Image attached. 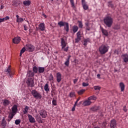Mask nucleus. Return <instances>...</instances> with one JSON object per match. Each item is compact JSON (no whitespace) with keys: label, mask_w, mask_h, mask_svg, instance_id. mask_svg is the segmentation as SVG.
<instances>
[{"label":"nucleus","mask_w":128,"mask_h":128,"mask_svg":"<svg viewBox=\"0 0 128 128\" xmlns=\"http://www.w3.org/2000/svg\"><path fill=\"white\" fill-rule=\"evenodd\" d=\"M78 27L76 26H74L72 27V30L74 33L76 32H78Z\"/></svg>","instance_id":"473e14b6"},{"label":"nucleus","mask_w":128,"mask_h":128,"mask_svg":"<svg viewBox=\"0 0 128 128\" xmlns=\"http://www.w3.org/2000/svg\"><path fill=\"white\" fill-rule=\"evenodd\" d=\"M123 110H124L125 112H128V109H126V106H124L123 107Z\"/></svg>","instance_id":"bf43d9fd"},{"label":"nucleus","mask_w":128,"mask_h":128,"mask_svg":"<svg viewBox=\"0 0 128 128\" xmlns=\"http://www.w3.org/2000/svg\"><path fill=\"white\" fill-rule=\"evenodd\" d=\"M85 25H86L87 30H90V23L88 22H87L85 23Z\"/></svg>","instance_id":"79ce46f5"},{"label":"nucleus","mask_w":128,"mask_h":128,"mask_svg":"<svg viewBox=\"0 0 128 128\" xmlns=\"http://www.w3.org/2000/svg\"><path fill=\"white\" fill-rule=\"evenodd\" d=\"M38 72L39 74H42L44 72V67H38Z\"/></svg>","instance_id":"bb28decb"},{"label":"nucleus","mask_w":128,"mask_h":128,"mask_svg":"<svg viewBox=\"0 0 128 128\" xmlns=\"http://www.w3.org/2000/svg\"><path fill=\"white\" fill-rule=\"evenodd\" d=\"M28 118L31 124H34V122H36V119H34V118L32 117V115L28 114Z\"/></svg>","instance_id":"1a4fd4ad"},{"label":"nucleus","mask_w":128,"mask_h":128,"mask_svg":"<svg viewBox=\"0 0 128 128\" xmlns=\"http://www.w3.org/2000/svg\"><path fill=\"white\" fill-rule=\"evenodd\" d=\"M14 113H12V112H10L9 114V115L8 116V118H10L11 120H12V118H14Z\"/></svg>","instance_id":"c9c22d12"},{"label":"nucleus","mask_w":128,"mask_h":128,"mask_svg":"<svg viewBox=\"0 0 128 128\" xmlns=\"http://www.w3.org/2000/svg\"><path fill=\"white\" fill-rule=\"evenodd\" d=\"M76 104H74L73 108H72V112H74V110H76Z\"/></svg>","instance_id":"13d9d810"},{"label":"nucleus","mask_w":128,"mask_h":128,"mask_svg":"<svg viewBox=\"0 0 128 128\" xmlns=\"http://www.w3.org/2000/svg\"><path fill=\"white\" fill-rule=\"evenodd\" d=\"M108 6L109 8H114V4H112V2H108Z\"/></svg>","instance_id":"49530a36"},{"label":"nucleus","mask_w":128,"mask_h":128,"mask_svg":"<svg viewBox=\"0 0 128 128\" xmlns=\"http://www.w3.org/2000/svg\"><path fill=\"white\" fill-rule=\"evenodd\" d=\"M65 26H66L64 27V30H65L67 32H68V30H69L68 23V22L66 23Z\"/></svg>","instance_id":"72a5a7b5"},{"label":"nucleus","mask_w":128,"mask_h":128,"mask_svg":"<svg viewBox=\"0 0 128 128\" xmlns=\"http://www.w3.org/2000/svg\"><path fill=\"white\" fill-rule=\"evenodd\" d=\"M24 52H26V48L24 47L20 50V56H22V54H24Z\"/></svg>","instance_id":"c03bdc74"},{"label":"nucleus","mask_w":128,"mask_h":128,"mask_svg":"<svg viewBox=\"0 0 128 128\" xmlns=\"http://www.w3.org/2000/svg\"><path fill=\"white\" fill-rule=\"evenodd\" d=\"M122 56L123 58L124 62H128V54H124L122 55Z\"/></svg>","instance_id":"aec40b11"},{"label":"nucleus","mask_w":128,"mask_h":128,"mask_svg":"<svg viewBox=\"0 0 128 128\" xmlns=\"http://www.w3.org/2000/svg\"><path fill=\"white\" fill-rule=\"evenodd\" d=\"M56 80L58 82H60L62 80V74L60 72H58L56 74Z\"/></svg>","instance_id":"a211bd4d"},{"label":"nucleus","mask_w":128,"mask_h":128,"mask_svg":"<svg viewBox=\"0 0 128 128\" xmlns=\"http://www.w3.org/2000/svg\"><path fill=\"white\" fill-rule=\"evenodd\" d=\"M70 56H69L68 57V59L66 60V62L64 63L65 66H68L70 65Z\"/></svg>","instance_id":"a878e982"},{"label":"nucleus","mask_w":128,"mask_h":128,"mask_svg":"<svg viewBox=\"0 0 128 128\" xmlns=\"http://www.w3.org/2000/svg\"><path fill=\"white\" fill-rule=\"evenodd\" d=\"M23 4L24 6H30V0H28L24 1Z\"/></svg>","instance_id":"c85d7f7f"},{"label":"nucleus","mask_w":128,"mask_h":128,"mask_svg":"<svg viewBox=\"0 0 128 128\" xmlns=\"http://www.w3.org/2000/svg\"><path fill=\"white\" fill-rule=\"evenodd\" d=\"M80 100V97H78V98L77 99L76 101L75 102V105L78 104V101Z\"/></svg>","instance_id":"052dcab7"},{"label":"nucleus","mask_w":128,"mask_h":128,"mask_svg":"<svg viewBox=\"0 0 128 128\" xmlns=\"http://www.w3.org/2000/svg\"><path fill=\"white\" fill-rule=\"evenodd\" d=\"M100 106H94L90 108V110L91 112H98V110H100Z\"/></svg>","instance_id":"6e6552de"},{"label":"nucleus","mask_w":128,"mask_h":128,"mask_svg":"<svg viewBox=\"0 0 128 128\" xmlns=\"http://www.w3.org/2000/svg\"><path fill=\"white\" fill-rule=\"evenodd\" d=\"M38 28L42 32H44L46 30V26H44V23H41L38 25Z\"/></svg>","instance_id":"4468645a"},{"label":"nucleus","mask_w":128,"mask_h":128,"mask_svg":"<svg viewBox=\"0 0 128 128\" xmlns=\"http://www.w3.org/2000/svg\"><path fill=\"white\" fill-rule=\"evenodd\" d=\"M16 18L17 22H24V18H20V16H18V15H16Z\"/></svg>","instance_id":"cd10ccee"},{"label":"nucleus","mask_w":128,"mask_h":128,"mask_svg":"<svg viewBox=\"0 0 128 128\" xmlns=\"http://www.w3.org/2000/svg\"><path fill=\"white\" fill-rule=\"evenodd\" d=\"M1 126L2 128H6V121L4 117L2 120Z\"/></svg>","instance_id":"2eb2a0df"},{"label":"nucleus","mask_w":128,"mask_h":128,"mask_svg":"<svg viewBox=\"0 0 128 128\" xmlns=\"http://www.w3.org/2000/svg\"><path fill=\"white\" fill-rule=\"evenodd\" d=\"M86 92V90L82 89L79 91H78V94L79 96H82Z\"/></svg>","instance_id":"e433bc0d"},{"label":"nucleus","mask_w":128,"mask_h":128,"mask_svg":"<svg viewBox=\"0 0 128 128\" xmlns=\"http://www.w3.org/2000/svg\"><path fill=\"white\" fill-rule=\"evenodd\" d=\"M100 88H101L100 86H94V90H100Z\"/></svg>","instance_id":"de8ad7c7"},{"label":"nucleus","mask_w":128,"mask_h":128,"mask_svg":"<svg viewBox=\"0 0 128 128\" xmlns=\"http://www.w3.org/2000/svg\"><path fill=\"white\" fill-rule=\"evenodd\" d=\"M66 44H68V43L66 42L64 39V38H61V45L62 46V48H66Z\"/></svg>","instance_id":"f3484780"},{"label":"nucleus","mask_w":128,"mask_h":128,"mask_svg":"<svg viewBox=\"0 0 128 128\" xmlns=\"http://www.w3.org/2000/svg\"><path fill=\"white\" fill-rule=\"evenodd\" d=\"M66 22L60 21L58 22V25L60 26V28H62V26H66Z\"/></svg>","instance_id":"c756f323"},{"label":"nucleus","mask_w":128,"mask_h":128,"mask_svg":"<svg viewBox=\"0 0 128 128\" xmlns=\"http://www.w3.org/2000/svg\"><path fill=\"white\" fill-rule=\"evenodd\" d=\"M54 80V76H52V74H50L49 76V80Z\"/></svg>","instance_id":"864d4df0"},{"label":"nucleus","mask_w":128,"mask_h":128,"mask_svg":"<svg viewBox=\"0 0 128 128\" xmlns=\"http://www.w3.org/2000/svg\"><path fill=\"white\" fill-rule=\"evenodd\" d=\"M32 70H33V72L34 74H37L38 70V67L35 66L33 67Z\"/></svg>","instance_id":"ea45409f"},{"label":"nucleus","mask_w":128,"mask_h":128,"mask_svg":"<svg viewBox=\"0 0 128 128\" xmlns=\"http://www.w3.org/2000/svg\"><path fill=\"white\" fill-rule=\"evenodd\" d=\"M88 42H90V39L88 38L87 39L84 40V46H86V45L88 44Z\"/></svg>","instance_id":"393cba45"},{"label":"nucleus","mask_w":128,"mask_h":128,"mask_svg":"<svg viewBox=\"0 0 128 128\" xmlns=\"http://www.w3.org/2000/svg\"><path fill=\"white\" fill-rule=\"evenodd\" d=\"M78 26L79 28H82V23L81 22H79Z\"/></svg>","instance_id":"4d7b16f0"},{"label":"nucleus","mask_w":128,"mask_h":128,"mask_svg":"<svg viewBox=\"0 0 128 128\" xmlns=\"http://www.w3.org/2000/svg\"><path fill=\"white\" fill-rule=\"evenodd\" d=\"M26 82L28 86H30V88H33V86H34V79L32 78H28Z\"/></svg>","instance_id":"20e7f679"},{"label":"nucleus","mask_w":128,"mask_h":128,"mask_svg":"<svg viewBox=\"0 0 128 128\" xmlns=\"http://www.w3.org/2000/svg\"><path fill=\"white\" fill-rule=\"evenodd\" d=\"M18 0H14L12 1V5L13 6H16V4H18Z\"/></svg>","instance_id":"3c124183"},{"label":"nucleus","mask_w":128,"mask_h":128,"mask_svg":"<svg viewBox=\"0 0 128 128\" xmlns=\"http://www.w3.org/2000/svg\"><path fill=\"white\" fill-rule=\"evenodd\" d=\"M44 90L47 92H50V88H48V84H46L44 85Z\"/></svg>","instance_id":"2f4dec72"},{"label":"nucleus","mask_w":128,"mask_h":128,"mask_svg":"<svg viewBox=\"0 0 128 128\" xmlns=\"http://www.w3.org/2000/svg\"><path fill=\"white\" fill-rule=\"evenodd\" d=\"M54 90H52V91L51 96H54Z\"/></svg>","instance_id":"0e129e2a"},{"label":"nucleus","mask_w":128,"mask_h":128,"mask_svg":"<svg viewBox=\"0 0 128 128\" xmlns=\"http://www.w3.org/2000/svg\"><path fill=\"white\" fill-rule=\"evenodd\" d=\"M11 120H12V119H10V118H8V122H10Z\"/></svg>","instance_id":"69168bd1"},{"label":"nucleus","mask_w":128,"mask_h":128,"mask_svg":"<svg viewBox=\"0 0 128 128\" xmlns=\"http://www.w3.org/2000/svg\"><path fill=\"white\" fill-rule=\"evenodd\" d=\"M69 96L70 98H74V96H76V92H70V93Z\"/></svg>","instance_id":"37998d69"},{"label":"nucleus","mask_w":128,"mask_h":128,"mask_svg":"<svg viewBox=\"0 0 128 128\" xmlns=\"http://www.w3.org/2000/svg\"><path fill=\"white\" fill-rule=\"evenodd\" d=\"M109 48L110 47L108 45L102 44L99 48V52L100 54H106L108 52Z\"/></svg>","instance_id":"f03ea898"},{"label":"nucleus","mask_w":128,"mask_h":128,"mask_svg":"<svg viewBox=\"0 0 128 128\" xmlns=\"http://www.w3.org/2000/svg\"><path fill=\"white\" fill-rule=\"evenodd\" d=\"M97 76H98V78H100V74H97Z\"/></svg>","instance_id":"338daca9"},{"label":"nucleus","mask_w":128,"mask_h":128,"mask_svg":"<svg viewBox=\"0 0 128 128\" xmlns=\"http://www.w3.org/2000/svg\"><path fill=\"white\" fill-rule=\"evenodd\" d=\"M10 104V102L8 100H3V104L4 106H8Z\"/></svg>","instance_id":"b1692460"},{"label":"nucleus","mask_w":128,"mask_h":128,"mask_svg":"<svg viewBox=\"0 0 128 128\" xmlns=\"http://www.w3.org/2000/svg\"><path fill=\"white\" fill-rule=\"evenodd\" d=\"M22 122V120H20V119H18V120H15V124L18 125V124H20V122Z\"/></svg>","instance_id":"a18cd8bd"},{"label":"nucleus","mask_w":128,"mask_h":128,"mask_svg":"<svg viewBox=\"0 0 128 128\" xmlns=\"http://www.w3.org/2000/svg\"><path fill=\"white\" fill-rule=\"evenodd\" d=\"M12 42H13L14 44H18L20 42V37H15L12 40Z\"/></svg>","instance_id":"ddd939ff"},{"label":"nucleus","mask_w":128,"mask_h":128,"mask_svg":"<svg viewBox=\"0 0 128 128\" xmlns=\"http://www.w3.org/2000/svg\"><path fill=\"white\" fill-rule=\"evenodd\" d=\"M90 104H92V102H90L88 100L84 101L82 104V106H90Z\"/></svg>","instance_id":"dca6fc26"},{"label":"nucleus","mask_w":128,"mask_h":128,"mask_svg":"<svg viewBox=\"0 0 128 128\" xmlns=\"http://www.w3.org/2000/svg\"><path fill=\"white\" fill-rule=\"evenodd\" d=\"M120 88L121 89V92H124V88H126V86L124 82H121L120 83Z\"/></svg>","instance_id":"5701e85b"},{"label":"nucleus","mask_w":128,"mask_h":128,"mask_svg":"<svg viewBox=\"0 0 128 128\" xmlns=\"http://www.w3.org/2000/svg\"><path fill=\"white\" fill-rule=\"evenodd\" d=\"M77 82H78V79H77V78L74 79V84H76Z\"/></svg>","instance_id":"e2e57ef3"},{"label":"nucleus","mask_w":128,"mask_h":128,"mask_svg":"<svg viewBox=\"0 0 128 128\" xmlns=\"http://www.w3.org/2000/svg\"><path fill=\"white\" fill-rule=\"evenodd\" d=\"M52 104L53 106H56V100H54V98H52Z\"/></svg>","instance_id":"09e8293b"},{"label":"nucleus","mask_w":128,"mask_h":128,"mask_svg":"<svg viewBox=\"0 0 128 128\" xmlns=\"http://www.w3.org/2000/svg\"><path fill=\"white\" fill-rule=\"evenodd\" d=\"M104 22L107 28H112V24H114V18L112 17V15L108 14L104 18Z\"/></svg>","instance_id":"f257e3e1"},{"label":"nucleus","mask_w":128,"mask_h":128,"mask_svg":"<svg viewBox=\"0 0 128 128\" xmlns=\"http://www.w3.org/2000/svg\"><path fill=\"white\" fill-rule=\"evenodd\" d=\"M34 76V73L32 72V70H28L27 72V76L28 78L31 77L32 78Z\"/></svg>","instance_id":"4be33fe9"},{"label":"nucleus","mask_w":128,"mask_h":128,"mask_svg":"<svg viewBox=\"0 0 128 128\" xmlns=\"http://www.w3.org/2000/svg\"><path fill=\"white\" fill-rule=\"evenodd\" d=\"M82 6L84 8V9L85 10H88V4H86V0H82Z\"/></svg>","instance_id":"f8f14e48"},{"label":"nucleus","mask_w":128,"mask_h":128,"mask_svg":"<svg viewBox=\"0 0 128 128\" xmlns=\"http://www.w3.org/2000/svg\"><path fill=\"white\" fill-rule=\"evenodd\" d=\"M26 50H28V52H32L34 50V46L32 44H28L26 45Z\"/></svg>","instance_id":"423d86ee"},{"label":"nucleus","mask_w":128,"mask_h":128,"mask_svg":"<svg viewBox=\"0 0 128 128\" xmlns=\"http://www.w3.org/2000/svg\"><path fill=\"white\" fill-rule=\"evenodd\" d=\"M40 114V116L43 118H46V116H48V114H46V110H41Z\"/></svg>","instance_id":"9d476101"},{"label":"nucleus","mask_w":128,"mask_h":128,"mask_svg":"<svg viewBox=\"0 0 128 128\" xmlns=\"http://www.w3.org/2000/svg\"><path fill=\"white\" fill-rule=\"evenodd\" d=\"M68 46L66 48H62V50H64V52H68Z\"/></svg>","instance_id":"6e6d98bb"},{"label":"nucleus","mask_w":128,"mask_h":128,"mask_svg":"<svg viewBox=\"0 0 128 128\" xmlns=\"http://www.w3.org/2000/svg\"><path fill=\"white\" fill-rule=\"evenodd\" d=\"M70 2L71 4V6L74 10H76V6H74V0H70Z\"/></svg>","instance_id":"4c0bfd02"},{"label":"nucleus","mask_w":128,"mask_h":128,"mask_svg":"<svg viewBox=\"0 0 128 128\" xmlns=\"http://www.w3.org/2000/svg\"><path fill=\"white\" fill-rule=\"evenodd\" d=\"M4 8V6H1L0 9L2 10Z\"/></svg>","instance_id":"774afa93"},{"label":"nucleus","mask_w":128,"mask_h":128,"mask_svg":"<svg viewBox=\"0 0 128 128\" xmlns=\"http://www.w3.org/2000/svg\"><path fill=\"white\" fill-rule=\"evenodd\" d=\"M24 30H28V27L26 26V25L24 24Z\"/></svg>","instance_id":"680f3d73"},{"label":"nucleus","mask_w":128,"mask_h":128,"mask_svg":"<svg viewBox=\"0 0 128 128\" xmlns=\"http://www.w3.org/2000/svg\"><path fill=\"white\" fill-rule=\"evenodd\" d=\"M110 128H116V120L114 119L111 120L110 123Z\"/></svg>","instance_id":"0eeeda50"},{"label":"nucleus","mask_w":128,"mask_h":128,"mask_svg":"<svg viewBox=\"0 0 128 128\" xmlns=\"http://www.w3.org/2000/svg\"><path fill=\"white\" fill-rule=\"evenodd\" d=\"M28 108H30L28 106H26L25 108H24V114H26L28 112Z\"/></svg>","instance_id":"a19ab883"},{"label":"nucleus","mask_w":128,"mask_h":128,"mask_svg":"<svg viewBox=\"0 0 128 128\" xmlns=\"http://www.w3.org/2000/svg\"><path fill=\"white\" fill-rule=\"evenodd\" d=\"M5 72H6V74L7 76H10V78H12L14 76V73L12 70H10V66H9L7 69L5 70Z\"/></svg>","instance_id":"39448f33"},{"label":"nucleus","mask_w":128,"mask_h":128,"mask_svg":"<svg viewBox=\"0 0 128 128\" xmlns=\"http://www.w3.org/2000/svg\"><path fill=\"white\" fill-rule=\"evenodd\" d=\"M10 18V16H7L3 18H0V22H4L5 20H8Z\"/></svg>","instance_id":"f704fd0d"},{"label":"nucleus","mask_w":128,"mask_h":128,"mask_svg":"<svg viewBox=\"0 0 128 128\" xmlns=\"http://www.w3.org/2000/svg\"><path fill=\"white\" fill-rule=\"evenodd\" d=\"M31 94H32V96H34V98L36 100H40L42 98L40 92L36 91V90H32L31 91Z\"/></svg>","instance_id":"7ed1b4c3"},{"label":"nucleus","mask_w":128,"mask_h":128,"mask_svg":"<svg viewBox=\"0 0 128 128\" xmlns=\"http://www.w3.org/2000/svg\"><path fill=\"white\" fill-rule=\"evenodd\" d=\"M96 96H90V97L88 98V100H96Z\"/></svg>","instance_id":"7c9ffc66"},{"label":"nucleus","mask_w":128,"mask_h":128,"mask_svg":"<svg viewBox=\"0 0 128 128\" xmlns=\"http://www.w3.org/2000/svg\"><path fill=\"white\" fill-rule=\"evenodd\" d=\"M120 26L118 24L114 26V30H120Z\"/></svg>","instance_id":"8fccbe9b"},{"label":"nucleus","mask_w":128,"mask_h":128,"mask_svg":"<svg viewBox=\"0 0 128 128\" xmlns=\"http://www.w3.org/2000/svg\"><path fill=\"white\" fill-rule=\"evenodd\" d=\"M77 38L75 40L76 42H78L82 40V34H80V32H77Z\"/></svg>","instance_id":"9b49d317"},{"label":"nucleus","mask_w":128,"mask_h":128,"mask_svg":"<svg viewBox=\"0 0 128 128\" xmlns=\"http://www.w3.org/2000/svg\"><path fill=\"white\" fill-rule=\"evenodd\" d=\"M106 124H108L106 122H104L102 124V128H106Z\"/></svg>","instance_id":"603ef678"},{"label":"nucleus","mask_w":128,"mask_h":128,"mask_svg":"<svg viewBox=\"0 0 128 128\" xmlns=\"http://www.w3.org/2000/svg\"><path fill=\"white\" fill-rule=\"evenodd\" d=\"M35 118L36 119V120H37L38 122H40V124H42L44 122L42 120V118L38 114L36 116Z\"/></svg>","instance_id":"6ab92c4d"},{"label":"nucleus","mask_w":128,"mask_h":128,"mask_svg":"<svg viewBox=\"0 0 128 128\" xmlns=\"http://www.w3.org/2000/svg\"><path fill=\"white\" fill-rule=\"evenodd\" d=\"M82 84V86H88V83H86L84 82Z\"/></svg>","instance_id":"5fc2aeb1"},{"label":"nucleus","mask_w":128,"mask_h":128,"mask_svg":"<svg viewBox=\"0 0 128 128\" xmlns=\"http://www.w3.org/2000/svg\"><path fill=\"white\" fill-rule=\"evenodd\" d=\"M102 32L104 36H108V31L104 29H102Z\"/></svg>","instance_id":"58836bf2"},{"label":"nucleus","mask_w":128,"mask_h":128,"mask_svg":"<svg viewBox=\"0 0 128 128\" xmlns=\"http://www.w3.org/2000/svg\"><path fill=\"white\" fill-rule=\"evenodd\" d=\"M12 113L13 114H16V111L18 110V106L14 104V106L12 107Z\"/></svg>","instance_id":"412c9836"}]
</instances>
